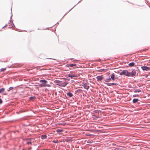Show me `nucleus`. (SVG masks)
<instances>
[{"label": "nucleus", "instance_id": "1", "mask_svg": "<svg viewBox=\"0 0 150 150\" xmlns=\"http://www.w3.org/2000/svg\"><path fill=\"white\" fill-rule=\"evenodd\" d=\"M40 83H41L44 86V87L45 86H48L50 87V85L48 84H47V81L45 80H42L40 81Z\"/></svg>", "mask_w": 150, "mask_h": 150}, {"label": "nucleus", "instance_id": "2", "mask_svg": "<svg viewBox=\"0 0 150 150\" xmlns=\"http://www.w3.org/2000/svg\"><path fill=\"white\" fill-rule=\"evenodd\" d=\"M120 75H125L127 76H129V72L127 70H124L123 71H121L120 73Z\"/></svg>", "mask_w": 150, "mask_h": 150}, {"label": "nucleus", "instance_id": "3", "mask_svg": "<svg viewBox=\"0 0 150 150\" xmlns=\"http://www.w3.org/2000/svg\"><path fill=\"white\" fill-rule=\"evenodd\" d=\"M34 139H26V143L27 144H31L32 143H33Z\"/></svg>", "mask_w": 150, "mask_h": 150}, {"label": "nucleus", "instance_id": "4", "mask_svg": "<svg viewBox=\"0 0 150 150\" xmlns=\"http://www.w3.org/2000/svg\"><path fill=\"white\" fill-rule=\"evenodd\" d=\"M136 74V71L135 70H134L131 72H129V76H134Z\"/></svg>", "mask_w": 150, "mask_h": 150}, {"label": "nucleus", "instance_id": "5", "mask_svg": "<svg viewBox=\"0 0 150 150\" xmlns=\"http://www.w3.org/2000/svg\"><path fill=\"white\" fill-rule=\"evenodd\" d=\"M141 68L143 70L147 71L150 69V68L146 66H142L141 67Z\"/></svg>", "mask_w": 150, "mask_h": 150}, {"label": "nucleus", "instance_id": "6", "mask_svg": "<svg viewBox=\"0 0 150 150\" xmlns=\"http://www.w3.org/2000/svg\"><path fill=\"white\" fill-rule=\"evenodd\" d=\"M106 84L108 86H110L113 85H115L117 86V83H106Z\"/></svg>", "mask_w": 150, "mask_h": 150}, {"label": "nucleus", "instance_id": "7", "mask_svg": "<svg viewBox=\"0 0 150 150\" xmlns=\"http://www.w3.org/2000/svg\"><path fill=\"white\" fill-rule=\"evenodd\" d=\"M103 78L102 76H98L96 77L98 81H101Z\"/></svg>", "mask_w": 150, "mask_h": 150}, {"label": "nucleus", "instance_id": "8", "mask_svg": "<svg viewBox=\"0 0 150 150\" xmlns=\"http://www.w3.org/2000/svg\"><path fill=\"white\" fill-rule=\"evenodd\" d=\"M83 86L85 89L87 90L89 88V86H88V85L86 83H85L83 85Z\"/></svg>", "mask_w": 150, "mask_h": 150}, {"label": "nucleus", "instance_id": "9", "mask_svg": "<svg viewBox=\"0 0 150 150\" xmlns=\"http://www.w3.org/2000/svg\"><path fill=\"white\" fill-rule=\"evenodd\" d=\"M67 84V83L66 82H64L63 83L60 84L59 85L62 87H65Z\"/></svg>", "mask_w": 150, "mask_h": 150}, {"label": "nucleus", "instance_id": "10", "mask_svg": "<svg viewBox=\"0 0 150 150\" xmlns=\"http://www.w3.org/2000/svg\"><path fill=\"white\" fill-rule=\"evenodd\" d=\"M68 77L72 78L73 77H76L77 76L76 75H74V74H69L68 75Z\"/></svg>", "mask_w": 150, "mask_h": 150}, {"label": "nucleus", "instance_id": "11", "mask_svg": "<svg viewBox=\"0 0 150 150\" xmlns=\"http://www.w3.org/2000/svg\"><path fill=\"white\" fill-rule=\"evenodd\" d=\"M115 75H114V74H112L111 75V78L110 79H112L113 80H115Z\"/></svg>", "mask_w": 150, "mask_h": 150}, {"label": "nucleus", "instance_id": "12", "mask_svg": "<svg viewBox=\"0 0 150 150\" xmlns=\"http://www.w3.org/2000/svg\"><path fill=\"white\" fill-rule=\"evenodd\" d=\"M67 95L70 97H71L73 96V94L70 92H68L67 93Z\"/></svg>", "mask_w": 150, "mask_h": 150}, {"label": "nucleus", "instance_id": "13", "mask_svg": "<svg viewBox=\"0 0 150 150\" xmlns=\"http://www.w3.org/2000/svg\"><path fill=\"white\" fill-rule=\"evenodd\" d=\"M47 137V136L45 135H42L41 136V138L42 139H45Z\"/></svg>", "mask_w": 150, "mask_h": 150}, {"label": "nucleus", "instance_id": "14", "mask_svg": "<svg viewBox=\"0 0 150 150\" xmlns=\"http://www.w3.org/2000/svg\"><path fill=\"white\" fill-rule=\"evenodd\" d=\"M138 99H134L133 100V102L134 103H137L138 101Z\"/></svg>", "mask_w": 150, "mask_h": 150}, {"label": "nucleus", "instance_id": "15", "mask_svg": "<svg viewBox=\"0 0 150 150\" xmlns=\"http://www.w3.org/2000/svg\"><path fill=\"white\" fill-rule=\"evenodd\" d=\"M76 65V64H68L67 65V66L68 67H73L74 66H75Z\"/></svg>", "mask_w": 150, "mask_h": 150}, {"label": "nucleus", "instance_id": "16", "mask_svg": "<svg viewBox=\"0 0 150 150\" xmlns=\"http://www.w3.org/2000/svg\"><path fill=\"white\" fill-rule=\"evenodd\" d=\"M111 79L109 77L108 78H107L105 81V82H109L111 81Z\"/></svg>", "mask_w": 150, "mask_h": 150}, {"label": "nucleus", "instance_id": "17", "mask_svg": "<svg viewBox=\"0 0 150 150\" xmlns=\"http://www.w3.org/2000/svg\"><path fill=\"white\" fill-rule=\"evenodd\" d=\"M134 64H135L134 63L132 62V63H130L129 64V66H130V67H132V66H134Z\"/></svg>", "mask_w": 150, "mask_h": 150}, {"label": "nucleus", "instance_id": "18", "mask_svg": "<svg viewBox=\"0 0 150 150\" xmlns=\"http://www.w3.org/2000/svg\"><path fill=\"white\" fill-rule=\"evenodd\" d=\"M5 91V89L4 88H2L0 89V93L4 92Z\"/></svg>", "mask_w": 150, "mask_h": 150}, {"label": "nucleus", "instance_id": "19", "mask_svg": "<svg viewBox=\"0 0 150 150\" xmlns=\"http://www.w3.org/2000/svg\"><path fill=\"white\" fill-rule=\"evenodd\" d=\"M134 92L135 93L139 92H141V90L140 89H136L135 90Z\"/></svg>", "mask_w": 150, "mask_h": 150}, {"label": "nucleus", "instance_id": "20", "mask_svg": "<svg viewBox=\"0 0 150 150\" xmlns=\"http://www.w3.org/2000/svg\"><path fill=\"white\" fill-rule=\"evenodd\" d=\"M106 71V69H100L99 70V71H100V72L103 71L104 72H105Z\"/></svg>", "mask_w": 150, "mask_h": 150}, {"label": "nucleus", "instance_id": "21", "mask_svg": "<svg viewBox=\"0 0 150 150\" xmlns=\"http://www.w3.org/2000/svg\"><path fill=\"white\" fill-rule=\"evenodd\" d=\"M63 131L62 130L60 129H57L56 131L57 132H61Z\"/></svg>", "mask_w": 150, "mask_h": 150}, {"label": "nucleus", "instance_id": "22", "mask_svg": "<svg viewBox=\"0 0 150 150\" xmlns=\"http://www.w3.org/2000/svg\"><path fill=\"white\" fill-rule=\"evenodd\" d=\"M5 70H6L5 68H2L1 69V71H3Z\"/></svg>", "mask_w": 150, "mask_h": 150}, {"label": "nucleus", "instance_id": "23", "mask_svg": "<svg viewBox=\"0 0 150 150\" xmlns=\"http://www.w3.org/2000/svg\"><path fill=\"white\" fill-rule=\"evenodd\" d=\"M39 86L40 87H44V86H43V85L41 83V84H40L39 85Z\"/></svg>", "mask_w": 150, "mask_h": 150}, {"label": "nucleus", "instance_id": "24", "mask_svg": "<svg viewBox=\"0 0 150 150\" xmlns=\"http://www.w3.org/2000/svg\"><path fill=\"white\" fill-rule=\"evenodd\" d=\"M138 95H133V97H138Z\"/></svg>", "mask_w": 150, "mask_h": 150}, {"label": "nucleus", "instance_id": "25", "mask_svg": "<svg viewBox=\"0 0 150 150\" xmlns=\"http://www.w3.org/2000/svg\"><path fill=\"white\" fill-rule=\"evenodd\" d=\"M13 88L12 87H10L9 88V90H8V91H9L10 90H12V89Z\"/></svg>", "mask_w": 150, "mask_h": 150}, {"label": "nucleus", "instance_id": "26", "mask_svg": "<svg viewBox=\"0 0 150 150\" xmlns=\"http://www.w3.org/2000/svg\"><path fill=\"white\" fill-rule=\"evenodd\" d=\"M33 98H34V97H30V100H32V99Z\"/></svg>", "mask_w": 150, "mask_h": 150}, {"label": "nucleus", "instance_id": "27", "mask_svg": "<svg viewBox=\"0 0 150 150\" xmlns=\"http://www.w3.org/2000/svg\"><path fill=\"white\" fill-rule=\"evenodd\" d=\"M2 100L1 99H0V103H2Z\"/></svg>", "mask_w": 150, "mask_h": 150}, {"label": "nucleus", "instance_id": "28", "mask_svg": "<svg viewBox=\"0 0 150 150\" xmlns=\"http://www.w3.org/2000/svg\"><path fill=\"white\" fill-rule=\"evenodd\" d=\"M114 150H120L118 149L115 148V149H114Z\"/></svg>", "mask_w": 150, "mask_h": 150}, {"label": "nucleus", "instance_id": "29", "mask_svg": "<svg viewBox=\"0 0 150 150\" xmlns=\"http://www.w3.org/2000/svg\"><path fill=\"white\" fill-rule=\"evenodd\" d=\"M11 27H13V23H11Z\"/></svg>", "mask_w": 150, "mask_h": 150}]
</instances>
